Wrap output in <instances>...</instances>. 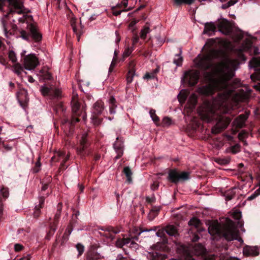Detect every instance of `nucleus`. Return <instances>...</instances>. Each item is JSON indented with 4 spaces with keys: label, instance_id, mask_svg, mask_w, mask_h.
I'll return each mask as SVG.
<instances>
[{
    "label": "nucleus",
    "instance_id": "58",
    "mask_svg": "<svg viewBox=\"0 0 260 260\" xmlns=\"http://www.w3.org/2000/svg\"><path fill=\"white\" fill-rule=\"evenodd\" d=\"M159 187V183L156 182H154L152 184L151 188L152 190H156L158 189Z\"/></svg>",
    "mask_w": 260,
    "mask_h": 260
},
{
    "label": "nucleus",
    "instance_id": "34",
    "mask_svg": "<svg viewBox=\"0 0 260 260\" xmlns=\"http://www.w3.org/2000/svg\"><path fill=\"white\" fill-rule=\"evenodd\" d=\"M15 70L16 73L18 76H20L21 75L22 72H24L25 74H27L26 72L24 71L23 68L19 63H16L15 64Z\"/></svg>",
    "mask_w": 260,
    "mask_h": 260
},
{
    "label": "nucleus",
    "instance_id": "36",
    "mask_svg": "<svg viewBox=\"0 0 260 260\" xmlns=\"http://www.w3.org/2000/svg\"><path fill=\"white\" fill-rule=\"evenodd\" d=\"M232 216L233 218L237 220L238 224L240 226L242 225V223L239 221L241 218V212H232Z\"/></svg>",
    "mask_w": 260,
    "mask_h": 260
},
{
    "label": "nucleus",
    "instance_id": "64",
    "mask_svg": "<svg viewBox=\"0 0 260 260\" xmlns=\"http://www.w3.org/2000/svg\"><path fill=\"white\" fill-rule=\"evenodd\" d=\"M48 183L44 184L42 187V191H45L48 188Z\"/></svg>",
    "mask_w": 260,
    "mask_h": 260
},
{
    "label": "nucleus",
    "instance_id": "47",
    "mask_svg": "<svg viewBox=\"0 0 260 260\" xmlns=\"http://www.w3.org/2000/svg\"><path fill=\"white\" fill-rule=\"evenodd\" d=\"M68 160V157H66V158H63V160L61 162V164L60 165V167L59 168V170H64L66 169L67 168V166L65 165V163L66 161Z\"/></svg>",
    "mask_w": 260,
    "mask_h": 260
},
{
    "label": "nucleus",
    "instance_id": "49",
    "mask_svg": "<svg viewBox=\"0 0 260 260\" xmlns=\"http://www.w3.org/2000/svg\"><path fill=\"white\" fill-rule=\"evenodd\" d=\"M122 239H123L124 245H127L129 243H131L130 246H131L132 245H137V244L133 241H132V239L130 238H123Z\"/></svg>",
    "mask_w": 260,
    "mask_h": 260
},
{
    "label": "nucleus",
    "instance_id": "16",
    "mask_svg": "<svg viewBox=\"0 0 260 260\" xmlns=\"http://www.w3.org/2000/svg\"><path fill=\"white\" fill-rule=\"evenodd\" d=\"M28 29L30 32V36L33 40L36 42H39L42 40V34L39 32L37 27L31 24L28 26Z\"/></svg>",
    "mask_w": 260,
    "mask_h": 260
},
{
    "label": "nucleus",
    "instance_id": "27",
    "mask_svg": "<svg viewBox=\"0 0 260 260\" xmlns=\"http://www.w3.org/2000/svg\"><path fill=\"white\" fill-rule=\"evenodd\" d=\"M159 68H157L154 70L151 73H146L144 76L143 77V78L144 79H154L156 77L157 73L159 72Z\"/></svg>",
    "mask_w": 260,
    "mask_h": 260
},
{
    "label": "nucleus",
    "instance_id": "13",
    "mask_svg": "<svg viewBox=\"0 0 260 260\" xmlns=\"http://www.w3.org/2000/svg\"><path fill=\"white\" fill-rule=\"evenodd\" d=\"M40 90L44 96H49L51 98H59L61 96V91L53 87L42 86Z\"/></svg>",
    "mask_w": 260,
    "mask_h": 260
},
{
    "label": "nucleus",
    "instance_id": "52",
    "mask_svg": "<svg viewBox=\"0 0 260 260\" xmlns=\"http://www.w3.org/2000/svg\"><path fill=\"white\" fill-rule=\"evenodd\" d=\"M146 200L147 203L152 204L155 201V198L154 195H152L151 197H147Z\"/></svg>",
    "mask_w": 260,
    "mask_h": 260
},
{
    "label": "nucleus",
    "instance_id": "42",
    "mask_svg": "<svg viewBox=\"0 0 260 260\" xmlns=\"http://www.w3.org/2000/svg\"><path fill=\"white\" fill-rule=\"evenodd\" d=\"M150 31V28L149 27L145 26L143 29L141 30L140 37L141 39L145 40L146 38L147 34Z\"/></svg>",
    "mask_w": 260,
    "mask_h": 260
},
{
    "label": "nucleus",
    "instance_id": "57",
    "mask_svg": "<svg viewBox=\"0 0 260 260\" xmlns=\"http://www.w3.org/2000/svg\"><path fill=\"white\" fill-rule=\"evenodd\" d=\"M14 248L16 251H20L22 249L23 246L20 244H16Z\"/></svg>",
    "mask_w": 260,
    "mask_h": 260
},
{
    "label": "nucleus",
    "instance_id": "24",
    "mask_svg": "<svg viewBox=\"0 0 260 260\" xmlns=\"http://www.w3.org/2000/svg\"><path fill=\"white\" fill-rule=\"evenodd\" d=\"M123 173L126 177V181L128 183H131L132 182V172L129 167H125L123 170Z\"/></svg>",
    "mask_w": 260,
    "mask_h": 260
},
{
    "label": "nucleus",
    "instance_id": "38",
    "mask_svg": "<svg viewBox=\"0 0 260 260\" xmlns=\"http://www.w3.org/2000/svg\"><path fill=\"white\" fill-rule=\"evenodd\" d=\"M71 24L72 27L74 32L75 33L77 36L78 40L79 41L80 40V35L78 33L77 28L76 26V19H75L72 18V19L71 20Z\"/></svg>",
    "mask_w": 260,
    "mask_h": 260
},
{
    "label": "nucleus",
    "instance_id": "11",
    "mask_svg": "<svg viewBox=\"0 0 260 260\" xmlns=\"http://www.w3.org/2000/svg\"><path fill=\"white\" fill-rule=\"evenodd\" d=\"M38 64V59L34 54H30L23 58V64L26 70H34Z\"/></svg>",
    "mask_w": 260,
    "mask_h": 260
},
{
    "label": "nucleus",
    "instance_id": "63",
    "mask_svg": "<svg viewBox=\"0 0 260 260\" xmlns=\"http://www.w3.org/2000/svg\"><path fill=\"white\" fill-rule=\"evenodd\" d=\"M2 145L3 147L7 150H11L12 149V147L9 146L8 145L5 144L4 142L2 143Z\"/></svg>",
    "mask_w": 260,
    "mask_h": 260
},
{
    "label": "nucleus",
    "instance_id": "30",
    "mask_svg": "<svg viewBox=\"0 0 260 260\" xmlns=\"http://www.w3.org/2000/svg\"><path fill=\"white\" fill-rule=\"evenodd\" d=\"M64 110L65 109L63 106V104L60 102L57 104L54 108V111H55L56 114L58 115L61 113H63Z\"/></svg>",
    "mask_w": 260,
    "mask_h": 260
},
{
    "label": "nucleus",
    "instance_id": "29",
    "mask_svg": "<svg viewBox=\"0 0 260 260\" xmlns=\"http://www.w3.org/2000/svg\"><path fill=\"white\" fill-rule=\"evenodd\" d=\"M244 50L248 52L250 55H257L260 54V52H259V49L257 47H253V48H252L251 47L246 46L245 47Z\"/></svg>",
    "mask_w": 260,
    "mask_h": 260
},
{
    "label": "nucleus",
    "instance_id": "10",
    "mask_svg": "<svg viewBox=\"0 0 260 260\" xmlns=\"http://www.w3.org/2000/svg\"><path fill=\"white\" fill-rule=\"evenodd\" d=\"M249 64L250 67L254 70V73L250 75L251 80L260 81V57H252Z\"/></svg>",
    "mask_w": 260,
    "mask_h": 260
},
{
    "label": "nucleus",
    "instance_id": "37",
    "mask_svg": "<svg viewBox=\"0 0 260 260\" xmlns=\"http://www.w3.org/2000/svg\"><path fill=\"white\" fill-rule=\"evenodd\" d=\"M188 224L190 225H193L196 228H198L199 227L201 224V221L199 219H197V218L193 217L189 220V221L188 222Z\"/></svg>",
    "mask_w": 260,
    "mask_h": 260
},
{
    "label": "nucleus",
    "instance_id": "51",
    "mask_svg": "<svg viewBox=\"0 0 260 260\" xmlns=\"http://www.w3.org/2000/svg\"><path fill=\"white\" fill-rule=\"evenodd\" d=\"M247 136L248 133L247 132L242 131L238 134V138L240 140H244Z\"/></svg>",
    "mask_w": 260,
    "mask_h": 260
},
{
    "label": "nucleus",
    "instance_id": "7",
    "mask_svg": "<svg viewBox=\"0 0 260 260\" xmlns=\"http://www.w3.org/2000/svg\"><path fill=\"white\" fill-rule=\"evenodd\" d=\"M183 252L185 255L184 260H194L191 254L196 255H203L205 253L206 249L204 246L201 244H196L193 247H186L184 245L181 246Z\"/></svg>",
    "mask_w": 260,
    "mask_h": 260
},
{
    "label": "nucleus",
    "instance_id": "3",
    "mask_svg": "<svg viewBox=\"0 0 260 260\" xmlns=\"http://www.w3.org/2000/svg\"><path fill=\"white\" fill-rule=\"evenodd\" d=\"M208 224V231L211 235L223 236L228 241L241 239L240 238L238 239V231L235 224L229 218H223L220 223L217 221H209Z\"/></svg>",
    "mask_w": 260,
    "mask_h": 260
},
{
    "label": "nucleus",
    "instance_id": "8",
    "mask_svg": "<svg viewBox=\"0 0 260 260\" xmlns=\"http://www.w3.org/2000/svg\"><path fill=\"white\" fill-rule=\"evenodd\" d=\"M200 73L198 70H189L184 73L183 80L190 87L195 86L198 82Z\"/></svg>",
    "mask_w": 260,
    "mask_h": 260
},
{
    "label": "nucleus",
    "instance_id": "46",
    "mask_svg": "<svg viewBox=\"0 0 260 260\" xmlns=\"http://www.w3.org/2000/svg\"><path fill=\"white\" fill-rule=\"evenodd\" d=\"M231 151L233 153L236 154L240 151V146L239 144H236L231 148Z\"/></svg>",
    "mask_w": 260,
    "mask_h": 260
},
{
    "label": "nucleus",
    "instance_id": "35",
    "mask_svg": "<svg viewBox=\"0 0 260 260\" xmlns=\"http://www.w3.org/2000/svg\"><path fill=\"white\" fill-rule=\"evenodd\" d=\"M9 194V189L7 187H2L0 190V196L3 197L5 200L7 199Z\"/></svg>",
    "mask_w": 260,
    "mask_h": 260
},
{
    "label": "nucleus",
    "instance_id": "18",
    "mask_svg": "<svg viewBox=\"0 0 260 260\" xmlns=\"http://www.w3.org/2000/svg\"><path fill=\"white\" fill-rule=\"evenodd\" d=\"M113 147L117 153V155L116 158L118 159L121 157L123 154V141L121 138L119 137L116 138V141L113 144Z\"/></svg>",
    "mask_w": 260,
    "mask_h": 260
},
{
    "label": "nucleus",
    "instance_id": "22",
    "mask_svg": "<svg viewBox=\"0 0 260 260\" xmlns=\"http://www.w3.org/2000/svg\"><path fill=\"white\" fill-rule=\"evenodd\" d=\"M164 230L170 236H176L178 235L176 228L173 225H167Z\"/></svg>",
    "mask_w": 260,
    "mask_h": 260
},
{
    "label": "nucleus",
    "instance_id": "5",
    "mask_svg": "<svg viewBox=\"0 0 260 260\" xmlns=\"http://www.w3.org/2000/svg\"><path fill=\"white\" fill-rule=\"evenodd\" d=\"M72 115L71 119L64 118L62 123L66 125L69 128V132L72 133L74 129V126L77 122L80 121L81 119L85 120L86 113L83 108H81L80 104L78 101L72 102Z\"/></svg>",
    "mask_w": 260,
    "mask_h": 260
},
{
    "label": "nucleus",
    "instance_id": "19",
    "mask_svg": "<svg viewBox=\"0 0 260 260\" xmlns=\"http://www.w3.org/2000/svg\"><path fill=\"white\" fill-rule=\"evenodd\" d=\"M217 30V26L213 22H206L205 24V27L203 31L204 34H207L211 36L215 34Z\"/></svg>",
    "mask_w": 260,
    "mask_h": 260
},
{
    "label": "nucleus",
    "instance_id": "41",
    "mask_svg": "<svg viewBox=\"0 0 260 260\" xmlns=\"http://www.w3.org/2000/svg\"><path fill=\"white\" fill-rule=\"evenodd\" d=\"M41 73L42 74V77L44 80H50L51 79L52 76L51 74L48 71H44L42 70L41 71Z\"/></svg>",
    "mask_w": 260,
    "mask_h": 260
},
{
    "label": "nucleus",
    "instance_id": "23",
    "mask_svg": "<svg viewBox=\"0 0 260 260\" xmlns=\"http://www.w3.org/2000/svg\"><path fill=\"white\" fill-rule=\"evenodd\" d=\"M125 9V8H124L122 2L121 4H117L116 7L112 8L113 14L115 16H118L121 14V12L127 11L129 10H124Z\"/></svg>",
    "mask_w": 260,
    "mask_h": 260
},
{
    "label": "nucleus",
    "instance_id": "31",
    "mask_svg": "<svg viewBox=\"0 0 260 260\" xmlns=\"http://www.w3.org/2000/svg\"><path fill=\"white\" fill-rule=\"evenodd\" d=\"M236 55L238 58L242 61H245L247 59L246 57L243 54V50L239 49L236 50Z\"/></svg>",
    "mask_w": 260,
    "mask_h": 260
},
{
    "label": "nucleus",
    "instance_id": "54",
    "mask_svg": "<svg viewBox=\"0 0 260 260\" xmlns=\"http://www.w3.org/2000/svg\"><path fill=\"white\" fill-rule=\"evenodd\" d=\"M123 245H124V242H123V239H117V240L116 242V246L117 247L121 248Z\"/></svg>",
    "mask_w": 260,
    "mask_h": 260
},
{
    "label": "nucleus",
    "instance_id": "9",
    "mask_svg": "<svg viewBox=\"0 0 260 260\" xmlns=\"http://www.w3.org/2000/svg\"><path fill=\"white\" fill-rule=\"evenodd\" d=\"M91 144V140L87 132H84L82 134L79 141V146L77 148L78 153L83 156L86 154V150Z\"/></svg>",
    "mask_w": 260,
    "mask_h": 260
},
{
    "label": "nucleus",
    "instance_id": "21",
    "mask_svg": "<svg viewBox=\"0 0 260 260\" xmlns=\"http://www.w3.org/2000/svg\"><path fill=\"white\" fill-rule=\"evenodd\" d=\"M236 188L233 187L223 193V196L226 201H230L234 198L236 193Z\"/></svg>",
    "mask_w": 260,
    "mask_h": 260
},
{
    "label": "nucleus",
    "instance_id": "32",
    "mask_svg": "<svg viewBox=\"0 0 260 260\" xmlns=\"http://www.w3.org/2000/svg\"><path fill=\"white\" fill-rule=\"evenodd\" d=\"M149 114L154 122L157 124V123L159 121V118L155 114V110L151 109L149 111Z\"/></svg>",
    "mask_w": 260,
    "mask_h": 260
},
{
    "label": "nucleus",
    "instance_id": "56",
    "mask_svg": "<svg viewBox=\"0 0 260 260\" xmlns=\"http://www.w3.org/2000/svg\"><path fill=\"white\" fill-rule=\"evenodd\" d=\"M62 155L61 153L58 154L57 156H54L51 158V160L53 161H58L59 160L60 157Z\"/></svg>",
    "mask_w": 260,
    "mask_h": 260
},
{
    "label": "nucleus",
    "instance_id": "50",
    "mask_svg": "<svg viewBox=\"0 0 260 260\" xmlns=\"http://www.w3.org/2000/svg\"><path fill=\"white\" fill-rule=\"evenodd\" d=\"M72 231V226L71 225L68 226L64 233L63 237L67 236V238L68 239V237L71 234Z\"/></svg>",
    "mask_w": 260,
    "mask_h": 260
},
{
    "label": "nucleus",
    "instance_id": "33",
    "mask_svg": "<svg viewBox=\"0 0 260 260\" xmlns=\"http://www.w3.org/2000/svg\"><path fill=\"white\" fill-rule=\"evenodd\" d=\"M187 98V94L185 91H181L178 95V100L180 103L185 102Z\"/></svg>",
    "mask_w": 260,
    "mask_h": 260
},
{
    "label": "nucleus",
    "instance_id": "15",
    "mask_svg": "<svg viewBox=\"0 0 260 260\" xmlns=\"http://www.w3.org/2000/svg\"><path fill=\"white\" fill-rule=\"evenodd\" d=\"M249 111H245L244 114H241L237 117L233 121V124L238 128H241L245 126V121L247 119Z\"/></svg>",
    "mask_w": 260,
    "mask_h": 260
},
{
    "label": "nucleus",
    "instance_id": "59",
    "mask_svg": "<svg viewBox=\"0 0 260 260\" xmlns=\"http://www.w3.org/2000/svg\"><path fill=\"white\" fill-rule=\"evenodd\" d=\"M136 66V63L134 60H131L129 63V69H135V67Z\"/></svg>",
    "mask_w": 260,
    "mask_h": 260
},
{
    "label": "nucleus",
    "instance_id": "12",
    "mask_svg": "<svg viewBox=\"0 0 260 260\" xmlns=\"http://www.w3.org/2000/svg\"><path fill=\"white\" fill-rule=\"evenodd\" d=\"M17 99L22 108L25 109L27 107L29 98L26 90L20 88L17 93Z\"/></svg>",
    "mask_w": 260,
    "mask_h": 260
},
{
    "label": "nucleus",
    "instance_id": "20",
    "mask_svg": "<svg viewBox=\"0 0 260 260\" xmlns=\"http://www.w3.org/2000/svg\"><path fill=\"white\" fill-rule=\"evenodd\" d=\"M104 109V104L102 101H97L93 106L92 109L93 119H96L97 116L100 115Z\"/></svg>",
    "mask_w": 260,
    "mask_h": 260
},
{
    "label": "nucleus",
    "instance_id": "14",
    "mask_svg": "<svg viewBox=\"0 0 260 260\" xmlns=\"http://www.w3.org/2000/svg\"><path fill=\"white\" fill-rule=\"evenodd\" d=\"M216 26L219 31L225 35H229L232 32L229 22L226 19L219 20Z\"/></svg>",
    "mask_w": 260,
    "mask_h": 260
},
{
    "label": "nucleus",
    "instance_id": "48",
    "mask_svg": "<svg viewBox=\"0 0 260 260\" xmlns=\"http://www.w3.org/2000/svg\"><path fill=\"white\" fill-rule=\"evenodd\" d=\"M76 248L79 252L78 255H81L84 250V246L82 244L78 243L76 245Z\"/></svg>",
    "mask_w": 260,
    "mask_h": 260
},
{
    "label": "nucleus",
    "instance_id": "6",
    "mask_svg": "<svg viewBox=\"0 0 260 260\" xmlns=\"http://www.w3.org/2000/svg\"><path fill=\"white\" fill-rule=\"evenodd\" d=\"M189 178V172L180 171L177 169H173L169 170L167 179L169 182L177 184L179 182L188 180Z\"/></svg>",
    "mask_w": 260,
    "mask_h": 260
},
{
    "label": "nucleus",
    "instance_id": "17",
    "mask_svg": "<svg viewBox=\"0 0 260 260\" xmlns=\"http://www.w3.org/2000/svg\"><path fill=\"white\" fill-rule=\"evenodd\" d=\"M243 253L246 256H256L259 252L257 246H245L243 247Z\"/></svg>",
    "mask_w": 260,
    "mask_h": 260
},
{
    "label": "nucleus",
    "instance_id": "25",
    "mask_svg": "<svg viewBox=\"0 0 260 260\" xmlns=\"http://www.w3.org/2000/svg\"><path fill=\"white\" fill-rule=\"evenodd\" d=\"M173 5L175 6H180L183 4L191 5L195 0H172Z\"/></svg>",
    "mask_w": 260,
    "mask_h": 260
},
{
    "label": "nucleus",
    "instance_id": "44",
    "mask_svg": "<svg viewBox=\"0 0 260 260\" xmlns=\"http://www.w3.org/2000/svg\"><path fill=\"white\" fill-rule=\"evenodd\" d=\"M9 58L13 63L17 62L16 55L14 51L11 50L9 51Z\"/></svg>",
    "mask_w": 260,
    "mask_h": 260
},
{
    "label": "nucleus",
    "instance_id": "2",
    "mask_svg": "<svg viewBox=\"0 0 260 260\" xmlns=\"http://www.w3.org/2000/svg\"><path fill=\"white\" fill-rule=\"evenodd\" d=\"M6 2L8 3V9L9 10V12L7 14L4 15V17L2 19V23L5 34H7L10 33V34H13L14 35L16 34L17 37H20L25 41H29L30 36L29 34L24 30H18L17 25L15 24H12V28L11 29H9L7 25V22L6 20V19H8L9 18V15L13 14L16 13L19 14L24 13L23 10L24 6L22 0H0L1 11H4L3 6L5 5Z\"/></svg>",
    "mask_w": 260,
    "mask_h": 260
},
{
    "label": "nucleus",
    "instance_id": "26",
    "mask_svg": "<svg viewBox=\"0 0 260 260\" xmlns=\"http://www.w3.org/2000/svg\"><path fill=\"white\" fill-rule=\"evenodd\" d=\"M135 71V69H129L126 74V82L127 85L133 82L134 77L136 75Z\"/></svg>",
    "mask_w": 260,
    "mask_h": 260
},
{
    "label": "nucleus",
    "instance_id": "39",
    "mask_svg": "<svg viewBox=\"0 0 260 260\" xmlns=\"http://www.w3.org/2000/svg\"><path fill=\"white\" fill-rule=\"evenodd\" d=\"M40 159H41L40 157H39L37 159V161L35 163V165L33 168V172L34 173H37L40 170V168H41V163L40 162Z\"/></svg>",
    "mask_w": 260,
    "mask_h": 260
},
{
    "label": "nucleus",
    "instance_id": "28",
    "mask_svg": "<svg viewBox=\"0 0 260 260\" xmlns=\"http://www.w3.org/2000/svg\"><path fill=\"white\" fill-rule=\"evenodd\" d=\"M182 53V50L179 49V53L175 55V58L174 59L173 62L177 66H180L182 65L183 61V57L181 56Z\"/></svg>",
    "mask_w": 260,
    "mask_h": 260
},
{
    "label": "nucleus",
    "instance_id": "45",
    "mask_svg": "<svg viewBox=\"0 0 260 260\" xmlns=\"http://www.w3.org/2000/svg\"><path fill=\"white\" fill-rule=\"evenodd\" d=\"M171 123V119L168 117H165L162 121L161 124L163 126L170 125Z\"/></svg>",
    "mask_w": 260,
    "mask_h": 260
},
{
    "label": "nucleus",
    "instance_id": "62",
    "mask_svg": "<svg viewBox=\"0 0 260 260\" xmlns=\"http://www.w3.org/2000/svg\"><path fill=\"white\" fill-rule=\"evenodd\" d=\"M155 234L157 237H161L164 234L163 230H159L158 232H156Z\"/></svg>",
    "mask_w": 260,
    "mask_h": 260
},
{
    "label": "nucleus",
    "instance_id": "40",
    "mask_svg": "<svg viewBox=\"0 0 260 260\" xmlns=\"http://www.w3.org/2000/svg\"><path fill=\"white\" fill-rule=\"evenodd\" d=\"M45 197L41 196L39 199V204L38 205H36L35 208L37 210H40L42 209L44 205Z\"/></svg>",
    "mask_w": 260,
    "mask_h": 260
},
{
    "label": "nucleus",
    "instance_id": "1",
    "mask_svg": "<svg viewBox=\"0 0 260 260\" xmlns=\"http://www.w3.org/2000/svg\"><path fill=\"white\" fill-rule=\"evenodd\" d=\"M218 50L209 49L203 56L197 57V67L203 72V76L207 85L199 88V92L204 95H213L216 91L226 90L229 86V81L235 76V72L226 62H222L217 71L216 77L215 67L213 62L214 59L219 57Z\"/></svg>",
    "mask_w": 260,
    "mask_h": 260
},
{
    "label": "nucleus",
    "instance_id": "4",
    "mask_svg": "<svg viewBox=\"0 0 260 260\" xmlns=\"http://www.w3.org/2000/svg\"><path fill=\"white\" fill-rule=\"evenodd\" d=\"M202 119L207 122L216 121L215 125L212 128L213 134H217L225 129L231 123L230 117L220 116L212 106H209L202 113Z\"/></svg>",
    "mask_w": 260,
    "mask_h": 260
},
{
    "label": "nucleus",
    "instance_id": "53",
    "mask_svg": "<svg viewBox=\"0 0 260 260\" xmlns=\"http://www.w3.org/2000/svg\"><path fill=\"white\" fill-rule=\"evenodd\" d=\"M139 20L135 19H133L128 24V27L133 29L135 25L138 22Z\"/></svg>",
    "mask_w": 260,
    "mask_h": 260
},
{
    "label": "nucleus",
    "instance_id": "43",
    "mask_svg": "<svg viewBox=\"0 0 260 260\" xmlns=\"http://www.w3.org/2000/svg\"><path fill=\"white\" fill-rule=\"evenodd\" d=\"M133 51V48L126 47L123 53V59L124 60L126 57L129 56Z\"/></svg>",
    "mask_w": 260,
    "mask_h": 260
},
{
    "label": "nucleus",
    "instance_id": "55",
    "mask_svg": "<svg viewBox=\"0 0 260 260\" xmlns=\"http://www.w3.org/2000/svg\"><path fill=\"white\" fill-rule=\"evenodd\" d=\"M157 212H149L148 217L150 220H152L156 216Z\"/></svg>",
    "mask_w": 260,
    "mask_h": 260
},
{
    "label": "nucleus",
    "instance_id": "61",
    "mask_svg": "<svg viewBox=\"0 0 260 260\" xmlns=\"http://www.w3.org/2000/svg\"><path fill=\"white\" fill-rule=\"evenodd\" d=\"M116 260H128L126 257L123 256L122 254H118Z\"/></svg>",
    "mask_w": 260,
    "mask_h": 260
},
{
    "label": "nucleus",
    "instance_id": "60",
    "mask_svg": "<svg viewBox=\"0 0 260 260\" xmlns=\"http://www.w3.org/2000/svg\"><path fill=\"white\" fill-rule=\"evenodd\" d=\"M115 65V63L113 60L110 64V66L109 69V72H112L113 71V68Z\"/></svg>",
    "mask_w": 260,
    "mask_h": 260
}]
</instances>
